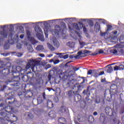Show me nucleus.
Returning <instances> with one entry per match:
<instances>
[{
    "mask_svg": "<svg viewBox=\"0 0 124 124\" xmlns=\"http://www.w3.org/2000/svg\"><path fill=\"white\" fill-rule=\"evenodd\" d=\"M36 65H40V61L34 59H30L26 66V70H23L21 66H18L16 67L15 71L13 70H12V73H13V74H14V73L18 74V76H14V78L16 79L15 81L16 82H19L20 81V73L23 75L22 71H27L28 69L31 68L32 69V71L34 72V67H35Z\"/></svg>",
    "mask_w": 124,
    "mask_h": 124,
    "instance_id": "1",
    "label": "nucleus"
},
{
    "mask_svg": "<svg viewBox=\"0 0 124 124\" xmlns=\"http://www.w3.org/2000/svg\"><path fill=\"white\" fill-rule=\"evenodd\" d=\"M0 110L2 111L0 112V119L1 121H8L9 120V115L12 113H14V108L13 107L8 106L5 107H3V104L0 105Z\"/></svg>",
    "mask_w": 124,
    "mask_h": 124,
    "instance_id": "2",
    "label": "nucleus"
},
{
    "mask_svg": "<svg viewBox=\"0 0 124 124\" xmlns=\"http://www.w3.org/2000/svg\"><path fill=\"white\" fill-rule=\"evenodd\" d=\"M11 26L10 25V30L9 31H7L5 30V28L6 26L5 25L3 26L2 31H0V36L1 38V39H3L4 38H6L7 36L9 37V39L8 40V42L10 44H13V39H12V36H13V34L11 32Z\"/></svg>",
    "mask_w": 124,
    "mask_h": 124,
    "instance_id": "3",
    "label": "nucleus"
},
{
    "mask_svg": "<svg viewBox=\"0 0 124 124\" xmlns=\"http://www.w3.org/2000/svg\"><path fill=\"white\" fill-rule=\"evenodd\" d=\"M75 77L74 75L71 74V75H68V76L64 75L62 77V86L64 89H68L71 87V85L73 84L72 81H74Z\"/></svg>",
    "mask_w": 124,
    "mask_h": 124,
    "instance_id": "4",
    "label": "nucleus"
},
{
    "mask_svg": "<svg viewBox=\"0 0 124 124\" xmlns=\"http://www.w3.org/2000/svg\"><path fill=\"white\" fill-rule=\"evenodd\" d=\"M106 114L108 116H112L111 123L113 124H119V121L118 120V114L116 112L114 111L112 108L107 107L105 109Z\"/></svg>",
    "mask_w": 124,
    "mask_h": 124,
    "instance_id": "5",
    "label": "nucleus"
},
{
    "mask_svg": "<svg viewBox=\"0 0 124 124\" xmlns=\"http://www.w3.org/2000/svg\"><path fill=\"white\" fill-rule=\"evenodd\" d=\"M110 94L112 95H116L117 93H119L118 92V86L115 84H111L110 90Z\"/></svg>",
    "mask_w": 124,
    "mask_h": 124,
    "instance_id": "6",
    "label": "nucleus"
},
{
    "mask_svg": "<svg viewBox=\"0 0 124 124\" xmlns=\"http://www.w3.org/2000/svg\"><path fill=\"white\" fill-rule=\"evenodd\" d=\"M62 31V27L60 25H56L55 29L52 30L51 32L53 35H59V33Z\"/></svg>",
    "mask_w": 124,
    "mask_h": 124,
    "instance_id": "7",
    "label": "nucleus"
},
{
    "mask_svg": "<svg viewBox=\"0 0 124 124\" xmlns=\"http://www.w3.org/2000/svg\"><path fill=\"white\" fill-rule=\"evenodd\" d=\"M79 26L78 25V24L76 23H73V26H74V30H77V31H80L81 29L83 28V27H84V24L82 22H79Z\"/></svg>",
    "mask_w": 124,
    "mask_h": 124,
    "instance_id": "8",
    "label": "nucleus"
},
{
    "mask_svg": "<svg viewBox=\"0 0 124 124\" xmlns=\"http://www.w3.org/2000/svg\"><path fill=\"white\" fill-rule=\"evenodd\" d=\"M46 99V94L45 93H43L42 96L39 95V97L37 98V100L38 104H40L43 102V100Z\"/></svg>",
    "mask_w": 124,
    "mask_h": 124,
    "instance_id": "9",
    "label": "nucleus"
},
{
    "mask_svg": "<svg viewBox=\"0 0 124 124\" xmlns=\"http://www.w3.org/2000/svg\"><path fill=\"white\" fill-rule=\"evenodd\" d=\"M116 47L117 48V51L119 52V53H121V54H124V46L119 44L116 46Z\"/></svg>",
    "mask_w": 124,
    "mask_h": 124,
    "instance_id": "10",
    "label": "nucleus"
},
{
    "mask_svg": "<svg viewBox=\"0 0 124 124\" xmlns=\"http://www.w3.org/2000/svg\"><path fill=\"white\" fill-rule=\"evenodd\" d=\"M15 102V99L13 97L11 96L7 99H6V103L8 105H10V104H13Z\"/></svg>",
    "mask_w": 124,
    "mask_h": 124,
    "instance_id": "11",
    "label": "nucleus"
},
{
    "mask_svg": "<svg viewBox=\"0 0 124 124\" xmlns=\"http://www.w3.org/2000/svg\"><path fill=\"white\" fill-rule=\"evenodd\" d=\"M30 74L32 75L31 77V76H30L29 75L28 76H23L22 77V81H23V82H28V81H29V78H32V77H33V74H32V73H31Z\"/></svg>",
    "mask_w": 124,
    "mask_h": 124,
    "instance_id": "12",
    "label": "nucleus"
},
{
    "mask_svg": "<svg viewBox=\"0 0 124 124\" xmlns=\"http://www.w3.org/2000/svg\"><path fill=\"white\" fill-rule=\"evenodd\" d=\"M2 73L4 76H6L10 73V67H8L7 68H4L2 70Z\"/></svg>",
    "mask_w": 124,
    "mask_h": 124,
    "instance_id": "13",
    "label": "nucleus"
},
{
    "mask_svg": "<svg viewBox=\"0 0 124 124\" xmlns=\"http://www.w3.org/2000/svg\"><path fill=\"white\" fill-rule=\"evenodd\" d=\"M48 116L51 119H55L56 118V112L54 110H51L48 113Z\"/></svg>",
    "mask_w": 124,
    "mask_h": 124,
    "instance_id": "14",
    "label": "nucleus"
},
{
    "mask_svg": "<svg viewBox=\"0 0 124 124\" xmlns=\"http://www.w3.org/2000/svg\"><path fill=\"white\" fill-rule=\"evenodd\" d=\"M47 106L50 109H51V108H53V107H54V104H53V102H52V101H51V100H47Z\"/></svg>",
    "mask_w": 124,
    "mask_h": 124,
    "instance_id": "15",
    "label": "nucleus"
},
{
    "mask_svg": "<svg viewBox=\"0 0 124 124\" xmlns=\"http://www.w3.org/2000/svg\"><path fill=\"white\" fill-rule=\"evenodd\" d=\"M62 77H59L57 76L55 77L54 81L56 83V84H60V82H61V80H62Z\"/></svg>",
    "mask_w": 124,
    "mask_h": 124,
    "instance_id": "16",
    "label": "nucleus"
},
{
    "mask_svg": "<svg viewBox=\"0 0 124 124\" xmlns=\"http://www.w3.org/2000/svg\"><path fill=\"white\" fill-rule=\"evenodd\" d=\"M58 122L59 124H65L66 123V120L62 117H61L58 119Z\"/></svg>",
    "mask_w": 124,
    "mask_h": 124,
    "instance_id": "17",
    "label": "nucleus"
},
{
    "mask_svg": "<svg viewBox=\"0 0 124 124\" xmlns=\"http://www.w3.org/2000/svg\"><path fill=\"white\" fill-rule=\"evenodd\" d=\"M53 44L54 47H56V48H59L60 47V43L57 39H55L53 40Z\"/></svg>",
    "mask_w": 124,
    "mask_h": 124,
    "instance_id": "18",
    "label": "nucleus"
},
{
    "mask_svg": "<svg viewBox=\"0 0 124 124\" xmlns=\"http://www.w3.org/2000/svg\"><path fill=\"white\" fill-rule=\"evenodd\" d=\"M100 120H101L102 122L104 123V122L106 121V117L105 116V114L103 113H101Z\"/></svg>",
    "mask_w": 124,
    "mask_h": 124,
    "instance_id": "19",
    "label": "nucleus"
},
{
    "mask_svg": "<svg viewBox=\"0 0 124 124\" xmlns=\"http://www.w3.org/2000/svg\"><path fill=\"white\" fill-rule=\"evenodd\" d=\"M26 34L27 35V38H28V39H31V40H33V38L31 37V32L30 31L27 30L26 31Z\"/></svg>",
    "mask_w": 124,
    "mask_h": 124,
    "instance_id": "20",
    "label": "nucleus"
},
{
    "mask_svg": "<svg viewBox=\"0 0 124 124\" xmlns=\"http://www.w3.org/2000/svg\"><path fill=\"white\" fill-rule=\"evenodd\" d=\"M95 28L97 31H100V25L98 22H96L95 24Z\"/></svg>",
    "mask_w": 124,
    "mask_h": 124,
    "instance_id": "21",
    "label": "nucleus"
},
{
    "mask_svg": "<svg viewBox=\"0 0 124 124\" xmlns=\"http://www.w3.org/2000/svg\"><path fill=\"white\" fill-rule=\"evenodd\" d=\"M36 49L37 51H43V50H44V47H43V46L38 45L36 47Z\"/></svg>",
    "mask_w": 124,
    "mask_h": 124,
    "instance_id": "22",
    "label": "nucleus"
},
{
    "mask_svg": "<svg viewBox=\"0 0 124 124\" xmlns=\"http://www.w3.org/2000/svg\"><path fill=\"white\" fill-rule=\"evenodd\" d=\"M110 53L113 54L115 56H118V50L116 49H111L110 50Z\"/></svg>",
    "mask_w": 124,
    "mask_h": 124,
    "instance_id": "23",
    "label": "nucleus"
},
{
    "mask_svg": "<svg viewBox=\"0 0 124 124\" xmlns=\"http://www.w3.org/2000/svg\"><path fill=\"white\" fill-rule=\"evenodd\" d=\"M81 55H84V53H83L82 51H78V55L75 56V59H79L80 56H81Z\"/></svg>",
    "mask_w": 124,
    "mask_h": 124,
    "instance_id": "24",
    "label": "nucleus"
},
{
    "mask_svg": "<svg viewBox=\"0 0 124 124\" xmlns=\"http://www.w3.org/2000/svg\"><path fill=\"white\" fill-rule=\"evenodd\" d=\"M48 48L50 50V51H55V48L52 45L50 44H47Z\"/></svg>",
    "mask_w": 124,
    "mask_h": 124,
    "instance_id": "25",
    "label": "nucleus"
},
{
    "mask_svg": "<svg viewBox=\"0 0 124 124\" xmlns=\"http://www.w3.org/2000/svg\"><path fill=\"white\" fill-rule=\"evenodd\" d=\"M56 74H57V76L62 77V76H61V75H62V69L59 70L57 72Z\"/></svg>",
    "mask_w": 124,
    "mask_h": 124,
    "instance_id": "26",
    "label": "nucleus"
},
{
    "mask_svg": "<svg viewBox=\"0 0 124 124\" xmlns=\"http://www.w3.org/2000/svg\"><path fill=\"white\" fill-rule=\"evenodd\" d=\"M27 117L28 119H30V120H32L34 117L33 116V115L31 114V113L29 112L27 114Z\"/></svg>",
    "mask_w": 124,
    "mask_h": 124,
    "instance_id": "27",
    "label": "nucleus"
},
{
    "mask_svg": "<svg viewBox=\"0 0 124 124\" xmlns=\"http://www.w3.org/2000/svg\"><path fill=\"white\" fill-rule=\"evenodd\" d=\"M67 45L70 48H74V43L72 42H69L67 43Z\"/></svg>",
    "mask_w": 124,
    "mask_h": 124,
    "instance_id": "28",
    "label": "nucleus"
},
{
    "mask_svg": "<svg viewBox=\"0 0 124 124\" xmlns=\"http://www.w3.org/2000/svg\"><path fill=\"white\" fill-rule=\"evenodd\" d=\"M87 23L90 27H93V22L92 20L88 19Z\"/></svg>",
    "mask_w": 124,
    "mask_h": 124,
    "instance_id": "29",
    "label": "nucleus"
},
{
    "mask_svg": "<svg viewBox=\"0 0 124 124\" xmlns=\"http://www.w3.org/2000/svg\"><path fill=\"white\" fill-rule=\"evenodd\" d=\"M68 29L70 31H73L74 30V27L73 26V23L68 24Z\"/></svg>",
    "mask_w": 124,
    "mask_h": 124,
    "instance_id": "30",
    "label": "nucleus"
},
{
    "mask_svg": "<svg viewBox=\"0 0 124 124\" xmlns=\"http://www.w3.org/2000/svg\"><path fill=\"white\" fill-rule=\"evenodd\" d=\"M112 28H113V26L111 25H107V30L106 31H110L112 30Z\"/></svg>",
    "mask_w": 124,
    "mask_h": 124,
    "instance_id": "31",
    "label": "nucleus"
},
{
    "mask_svg": "<svg viewBox=\"0 0 124 124\" xmlns=\"http://www.w3.org/2000/svg\"><path fill=\"white\" fill-rule=\"evenodd\" d=\"M112 71H113V67H112V66H110L107 70V72L108 73H111Z\"/></svg>",
    "mask_w": 124,
    "mask_h": 124,
    "instance_id": "32",
    "label": "nucleus"
},
{
    "mask_svg": "<svg viewBox=\"0 0 124 124\" xmlns=\"http://www.w3.org/2000/svg\"><path fill=\"white\" fill-rule=\"evenodd\" d=\"M104 52L103 50H99L98 53H93L92 54V56H96V55H98V54H102Z\"/></svg>",
    "mask_w": 124,
    "mask_h": 124,
    "instance_id": "33",
    "label": "nucleus"
},
{
    "mask_svg": "<svg viewBox=\"0 0 124 124\" xmlns=\"http://www.w3.org/2000/svg\"><path fill=\"white\" fill-rule=\"evenodd\" d=\"M81 88V85H78V91H76V92H74V93H75V94H79V90H80V88Z\"/></svg>",
    "mask_w": 124,
    "mask_h": 124,
    "instance_id": "34",
    "label": "nucleus"
},
{
    "mask_svg": "<svg viewBox=\"0 0 124 124\" xmlns=\"http://www.w3.org/2000/svg\"><path fill=\"white\" fill-rule=\"evenodd\" d=\"M4 48L5 50H7L8 49H9V44L8 43L5 44L4 45Z\"/></svg>",
    "mask_w": 124,
    "mask_h": 124,
    "instance_id": "35",
    "label": "nucleus"
},
{
    "mask_svg": "<svg viewBox=\"0 0 124 124\" xmlns=\"http://www.w3.org/2000/svg\"><path fill=\"white\" fill-rule=\"evenodd\" d=\"M104 74V71L100 72L99 74H96V76H94L95 77H98V76H101Z\"/></svg>",
    "mask_w": 124,
    "mask_h": 124,
    "instance_id": "36",
    "label": "nucleus"
},
{
    "mask_svg": "<svg viewBox=\"0 0 124 124\" xmlns=\"http://www.w3.org/2000/svg\"><path fill=\"white\" fill-rule=\"evenodd\" d=\"M119 41H120V43L124 44V37L121 36L120 38L119 39Z\"/></svg>",
    "mask_w": 124,
    "mask_h": 124,
    "instance_id": "37",
    "label": "nucleus"
},
{
    "mask_svg": "<svg viewBox=\"0 0 124 124\" xmlns=\"http://www.w3.org/2000/svg\"><path fill=\"white\" fill-rule=\"evenodd\" d=\"M99 21H102V23L104 25L107 24V21L103 19H99Z\"/></svg>",
    "mask_w": 124,
    "mask_h": 124,
    "instance_id": "38",
    "label": "nucleus"
},
{
    "mask_svg": "<svg viewBox=\"0 0 124 124\" xmlns=\"http://www.w3.org/2000/svg\"><path fill=\"white\" fill-rule=\"evenodd\" d=\"M119 70H124V65L121 64L119 66Z\"/></svg>",
    "mask_w": 124,
    "mask_h": 124,
    "instance_id": "39",
    "label": "nucleus"
},
{
    "mask_svg": "<svg viewBox=\"0 0 124 124\" xmlns=\"http://www.w3.org/2000/svg\"><path fill=\"white\" fill-rule=\"evenodd\" d=\"M67 95L69 97L72 96V91H68V93H67Z\"/></svg>",
    "mask_w": 124,
    "mask_h": 124,
    "instance_id": "40",
    "label": "nucleus"
},
{
    "mask_svg": "<svg viewBox=\"0 0 124 124\" xmlns=\"http://www.w3.org/2000/svg\"><path fill=\"white\" fill-rule=\"evenodd\" d=\"M114 70L116 71L117 70H120V68L118 66H116L114 67Z\"/></svg>",
    "mask_w": 124,
    "mask_h": 124,
    "instance_id": "41",
    "label": "nucleus"
},
{
    "mask_svg": "<svg viewBox=\"0 0 124 124\" xmlns=\"http://www.w3.org/2000/svg\"><path fill=\"white\" fill-rule=\"evenodd\" d=\"M54 64H58L59 62H60V60H56L55 61H54Z\"/></svg>",
    "mask_w": 124,
    "mask_h": 124,
    "instance_id": "42",
    "label": "nucleus"
},
{
    "mask_svg": "<svg viewBox=\"0 0 124 124\" xmlns=\"http://www.w3.org/2000/svg\"><path fill=\"white\" fill-rule=\"evenodd\" d=\"M92 73H93V71L91 69L89 70L87 72L88 75H92Z\"/></svg>",
    "mask_w": 124,
    "mask_h": 124,
    "instance_id": "43",
    "label": "nucleus"
},
{
    "mask_svg": "<svg viewBox=\"0 0 124 124\" xmlns=\"http://www.w3.org/2000/svg\"><path fill=\"white\" fill-rule=\"evenodd\" d=\"M63 59H64V60H66V59H68V54L63 55Z\"/></svg>",
    "mask_w": 124,
    "mask_h": 124,
    "instance_id": "44",
    "label": "nucleus"
},
{
    "mask_svg": "<svg viewBox=\"0 0 124 124\" xmlns=\"http://www.w3.org/2000/svg\"><path fill=\"white\" fill-rule=\"evenodd\" d=\"M86 94H87V95L88 96V97L85 98L86 99H87V98H89V96H90V95H91V93H90V92H89L88 91H87V92H86Z\"/></svg>",
    "mask_w": 124,
    "mask_h": 124,
    "instance_id": "45",
    "label": "nucleus"
},
{
    "mask_svg": "<svg viewBox=\"0 0 124 124\" xmlns=\"http://www.w3.org/2000/svg\"><path fill=\"white\" fill-rule=\"evenodd\" d=\"M106 34V32H100V35H101V36H105Z\"/></svg>",
    "mask_w": 124,
    "mask_h": 124,
    "instance_id": "46",
    "label": "nucleus"
},
{
    "mask_svg": "<svg viewBox=\"0 0 124 124\" xmlns=\"http://www.w3.org/2000/svg\"><path fill=\"white\" fill-rule=\"evenodd\" d=\"M73 69L74 70V71H77L78 70H79V68L75 67H73Z\"/></svg>",
    "mask_w": 124,
    "mask_h": 124,
    "instance_id": "47",
    "label": "nucleus"
},
{
    "mask_svg": "<svg viewBox=\"0 0 124 124\" xmlns=\"http://www.w3.org/2000/svg\"><path fill=\"white\" fill-rule=\"evenodd\" d=\"M89 19H83V18H82V19H80V21H81V22H86V21H88V20Z\"/></svg>",
    "mask_w": 124,
    "mask_h": 124,
    "instance_id": "48",
    "label": "nucleus"
},
{
    "mask_svg": "<svg viewBox=\"0 0 124 124\" xmlns=\"http://www.w3.org/2000/svg\"><path fill=\"white\" fill-rule=\"evenodd\" d=\"M45 34L46 36V37H48V31L44 30Z\"/></svg>",
    "mask_w": 124,
    "mask_h": 124,
    "instance_id": "49",
    "label": "nucleus"
},
{
    "mask_svg": "<svg viewBox=\"0 0 124 124\" xmlns=\"http://www.w3.org/2000/svg\"><path fill=\"white\" fill-rule=\"evenodd\" d=\"M51 67V65L47 64L46 66V69H48V68H50Z\"/></svg>",
    "mask_w": 124,
    "mask_h": 124,
    "instance_id": "50",
    "label": "nucleus"
},
{
    "mask_svg": "<svg viewBox=\"0 0 124 124\" xmlns=\"http://www.w3.org/2000/svg\"><path fill=\"white\" fill-rule=\"evenodd\" d=\"M79 44L80 45H82V46H85V42H79Z\"/></svg>",
    "mask_w": 124,
    "mask_h": 124,
    "instance_id": "51",
    "label": "nucleus"
},
{
    "mask_svg": "<svg viewBox=\"0 0 124 124\" xmlns=\"http://www.w3.org/2000/svg\"><path fill=\"white\" fill-rule=\"evenodd\" d=\"M112 34H114V35H116V34L118 33V31H112Z\"/></svg>",
    "mask_w": 124,
    "mask_h": 124,
    "instance_id": "52",
    "label": "nucleus"
},
{
    "mask_svg": "<svg viewBox=\"0 0 124 124\" xmlns=\"http://www.w3.org/2000/svg\"><path fill=\"white\" fill-rule=\"evenodd\" d=\"M39 56L40 57H41V58H44V57H45V55H44V54L42 53H40Z\"/></svg>",
    "mask_w": 124,
    "mask_h": 124,
    "instance_id": "53",
    "label": "nucleus"
},
{
    "mask_svg": "<svg viewBox=\"0 0 124 124\" xmlns=\"http://www.w3.org/2000/svg\"><path fill=\"white\" fill-rule=\"evenodd\" d=\"M83 31L84 32H87V28H86V27H83Z\"/></svg>",
    "mask_w": 124,
    "mask_h": 124,
    "instance_id": "54",
    "label": "nucleus"
},
{
    "mask_svg": "<svg viewBox=\"0 0 124 124\" xmlns=\"http://www.w3.org/2000/svg\"><path fill=\"white\" fill-rule=\"evenodd\" d=\"M84 53L85 54H90V53H91V51L90 50H85Z\"/></svg>",
    "mask_w": 124,
    "mask_h": 124,
    "instance_id": "55",
    "label": "nucleus"
},
{
    "mask_svg": "<svg viewBox=\"0 0 124 124\" xmlns=\"http://www.w3.org/2000/svg\"><path fill=\"white\" fill-rule=\"evenodd\" d=\"M101 83H104L105 82H106V79L105 78L102 79L101 80Z\"/></svg>",
    "mask_w": 124,
    "mask_h": 124,
    "instance_id": "56",
    "label": "nucleus"
},
{
    "mask_svg": "<svg viewBox=\"0 0 124 124\" xmlns=\"http://www.w3.org/2000/svg\"><path fill=\"white\" fill-rule=\"evenodd\" d=\"M22 54L21 53H18L17 54V57H22Z\"/></svg>",
    "mask_w": 124,
    "mask_h": 124,
    "instance_id": "57",
    "label": "nucleus"
},
{
    "mask_svg": "<svg viewBox=\"0 0 124 124\" xmlns=\"http://www.w3.org/2000/svg\"><path fill=\"white\" fill-rule=\"evenodd\" d=\"M25 36V35L24 34H21L20 35V38H21V39L24 38V37Z\"/></svg>",
    "mask_w": 124,
    "mask_h": 124,
    "instance_id": "58",
    "label": "nucleus"
},
{
    "mask_svg": "<svg viewBox=\"0 0 124 124\" xmlns=\"http://www.w3.org/2000/svg\"><path fill=\"white\" fill-rule=\"evenodd\" d=\"M3 56H4V57H7V56L8 55V53H3L2 54Z\"/></svg>",
    "mask_w": 124,
    "mask_h": 124,
    "instance_id": "59",
    "label": "nucleus"
},
{
    "mask_svg": "<svg viewBox=\"0 0 124 124\" xmlns=\"http://www.w3.org/2000/svg\"><path fill=\"white\" fill-rule=\"evenodd\" d=\"M47 90H48V91H49V92H51V91H52V90L53 91H55V90H54V89H53L52 88H47Z\"/></svg>",
    "mask_w": 124,
    "mask_h": 124,
    "instance_id": "60",
    "label": "nucleus"
},
{
    "mask_svg": "<svg viewBox=\"0 0 124 124\" xmlns=\"http://www.w3.org/2000/svg\"><path fill=\"white\" fill-rule=\"evenodd\" d=\"M93 115H94V116H97V112L94 111V112H93Z\"/></svg>",
    "mask_w": 124,
    "mask_h": 124,
    "instance_id": "61",
    "label": "nucleus"
},
{
    "mask_svg": "<svg viewBox=\"0 0 124 124\" xmlns=\"http://www.w3.org/2000/svg\"><path fill=\"white\" fill-rule=\"evenodd\" d=\"M51 75H49L48 76V80H51Z\"/></svg>",
    "mask_w": 124,
    "mask_h": 124,
    "instance_id": "62",
    "label": "nucleus"
},
{
    "mask_svg": "<svg viewBox=\"0 0 124 124\" xmlns=\"http://www.w3.org/2000/svg\"><path fill=\"white\" fill-rule=\"evenodd\" d=\"M121 120L123 121V122H124V115L122 117Z\"/></svg>",
    "mask_w": 124,
    "mask_h": 124,
    "instance_id": "63",
    "label": "nucleus"
},
{
    "mask_svg": "<svg viewBox=\"0 0 124 124\" xmlns=\"http://www.w3.org/2000/svg\"><path fill=\"white\" fill-rule=\"evenodd\" d=\"M54 62V60L53 59H51L49 60V62L52 63Z\"/></svg>",
    "mask_w": 124,
    "mask_h": 124,
    "instance_id": "64",
    "label": "nucleus"
}]
</instances>
